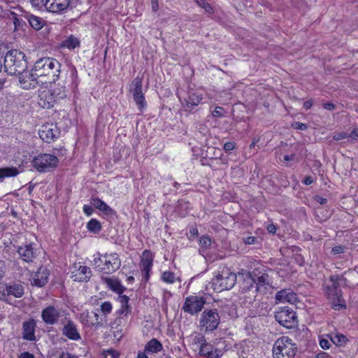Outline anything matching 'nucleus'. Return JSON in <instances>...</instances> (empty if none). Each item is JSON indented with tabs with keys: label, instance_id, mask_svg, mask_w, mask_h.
<instances>
[{
	"label": "nucleus",
	"instance_id": "obj_59",
	"mask_svg": "<svg viewBox=\"0 0 358 358\" xmlns=\"http://www.w3.org/2000/svg\"><path fill=\"white\" fill-rule=\"evenodd\" d=\"M59 358H77L75 355H73L69 352H62V354L59 355Z\"/></svg>",
	"mask_w": 358,
	"mask_h": 358
},
{
	"label": "nucleus",
	"instance_id": "obj_4",
	"mask_svg": "<svg viewBox=\"0 0 358 358\" xmlns=\"http://www.w3.org/2000/svg\"><path fill=\"white\" fill-rule=\"evenodd\" d=\"M98 257L94 259L93 262L96 268L105 273H113L121 266L120 256L116 252L97 254Z\"/></svg>",
	"mask_w": 358,
	"mask_h": 358
},
{
	"label": "nucleus",
	"instance_id": "obj_55",
	"mask_svg": "<svg viewBox=\"0 0 358 358\" xmlns=\"http://www.w3.org/2000/svg\"><path fill=\"white\" fill-rule=\"evenodd\" d=\"M315 200L321 205H324L327 203V199L326 198H323L320 196H316L315 197Z\"/></svg>",
	"mask_w": 358,
	"mask_h": 358
},
{
	"label": "nucleus",
	"instance_id": "obj_37",
	"mask_svg": "<svg viewBox=\"0 0 358 358\" xmlns=\"http://www.w3.org/2000/svg\"><path fill=\"white\" fill-rule=\"evenodd\" d=\"M87 229L92 233L98 234L101 231L102 227L99 220L91 219L87 224Z\"/></svg>",
	"mask_w": 358,
	"mask_h": 358
},
{
	"label": "nucleus",
	"instance_id": "obj_12",
	"mask_svg": "<svg viewBox=\"0 0 358 358\" xmlns=\"http://www.w3.org/2000/svg\"><path fill=\"white\" fill-rule=\"evenodd\" d=\"M38 135L43 141L50 143L59 137L60 130L57 124L46 123L41 126V128L38 131Z\"/></svg>",
	"mask_w": 358,
	"mask_h": 358
},
{
	"label": "nucleus",
	"instance_id": "obj_5",
	"mask_svg": "<svg viewBox=\"0 0 358 358\" xmlns=\"http://www.w3.org/2000/svg\"><path fill=\"white\" fill-rule=\"evenodd\" d=\"M297 351L296 343L288 336H282L278 338L273 347L274 358H293Z\"/></svg>",
	"mask_w": 358,
	"mask_h": 358
},
{
	"label": "nucleus",
	"instance_id": "obj_1",
	"mask_svg": "<svg viewBox=\"0 0 358 358\" xmlns=\"http://www.w3.org/2000/svg\"><path fill=\"white\" fill-rule=\"evenodd\" d=\"M61 64L52 57H43L38 59L34 66V75L48 77V82H55L60 73Z\"/></svg>",
	"mask_w": 358,
	"mask_h": 358
},
{
	"label": "nucleus",
	"instance_id": "obj_51",
	"mask_svg": "<svg viewBox=\"0 0 358 358\" xmlns=\"http://www.w3.org/2000/svg\"><path fill=\"white\" fill-rule=\"evenodd\" d=\"M348 137V135L345 132H341L334 136L333 138L335 141H340Z\"/></svg>",
	"mask_w": 358,
	"mask_h": 358
},
{
	"label": "nucleus",
	"instance_id": "obj_36",
	"mask_svg": "<svg viewBox=\"0 0 358 358\" xmlns=\"http://www.w3.org/2000/svg\"><path fill=\"white\" fill-rule=\"evenodd\" d=\"M95 322H92L89 326L94 327L95 329H98L100 327H102L105 324L108 323V318H106V315H103L102 314L99 315L98 313H94Z\"/></svg>",
	"mask_w": 358,
	"mask_h": 358
},
{
	"label": "nucleus",
	"instance_id": "obj_26",
	"mask_svg": "<svg viewBox=\"0 0 358 358\" xmlns=\"http://www.w3.org/2000/svg\"><path fill=\"white\" fill-rule=\"evenodd\" d=\"M90 203L107 216H113L115 215V211L99 198L92 197L90 199Z\"/></svg>",
	"mask_w": 358,
	"mask_h": 358
},
{
	"label": "nucleus",
	"instance_id": "obj_3",
	"mask_svg": "<svg viewBox=\"0 0 358 358\" xmlns=\"http://www.w3.org/2000/svg\"><path fill=\"white\" fill-rule=\"evenodd\" d=\"M345 282L347 279L343 275H331L329 278L330 285H326L324 292L329 300L331 308L336 310H339L345 307V300L341 295V289L339 288V281Z\"/></svg>",
	"mask_w": 358,
	"mask_h": 358
},
{
	"label": "nucleus",
	"instance_id": "obj_35",
	"mask_svg": "<svg viewBox=\"0 0 358 358\" xmlns=\"http://www.w3.org/2000/svg\"><path fill=\"white\" fill-rule=\"evenodd\" d=\"M120 303L121 304V307L119 310V313L120 315H127L129 313H130L131 309L129 306V297L126 295H122L119 297Z\"/></svg>",
	"mask_w": 358,
	"mask_h": 358
},
{
	"label": "nucleus",
	"instance_id": "obj_25",
	"mask_svg": "<svg viewBox=\"0 0 358 358\" xmlns=\"http://www.w3.org/2000/svg\"><path fill=\"white\" fill-rule=\"evenodd\" d=\"M275 301L280 303L288 302L294 303L296 301V296L289 289H285L278 292L275 294Z\"/></svg>",
	"mask_w": 358,
	"mask_h": 358
},
{
	"label": "nucleus",
	"instance_id": "obj_7",
	"mask_svg": "<svg viewBox=\"0 0 358 358\" xmlns=\"http://www.w3.org/2000/svg\"><path fill=\"white\" fill-rule=\"evenodd\" d=\"M58 164V157L48 153L40 154L32 160L33 166L41 173L52 171Z\"/></svg>",
	"mask_w": 358,
	"mask_h": 358
},
{
	"label": "nucleus",
	"instance_id": "obj_32",
	"mask_svg": "<svg viewBox=\"0 0 358 358\" xmlns=\"http://www.w3.org/2000/svg\"><path fill=\"white\" fill-rule=\"evenodd\" d=\"M26 17L30 26L35 30H39L43 27L44 20L41 17L34 15H27Z\"/></svg>",
	"mask_w": 358,
	"mask_h": 358
},
{
	"label": "nucleus",
	"instance_id": "obj_21",
	"mask_svg": "<svg viewBox=\"0 0 358 358\" xmlns=\"http://www.w3.org/2000/svg\"><path fill=\"white\" fill-rule=\"evenodd\" d=\"M66 323L62 328V334L69 339L73 341H78L81 336L78 331L76 325L71 319H66Z\"/></svg>",
	"mask_w": 358,
	"mask_h": 358
},
{
	"label": "nucleus",
	"instance_id": "obj_49",
	"mask_svg": "<svg viewBox=\"0 0 358 358\" xmlns=\"http://www.w3.org/2000/svg\"><path fill=\"white\" fill-rule=\"evenodd\" d=\"M83 209L85 214L87 216H90L94 212L92 207L89 205H84Z\"/></svg>",
	"mask_w": 358,
	"mask_h": 358
},
{
	"label": "nucleus",
	"instance_id": "obj_17",
	"mask_svg": "<svg viewBox=\"0 0 358 358\" xmlns=\"http://www.w3.org/2000/svg\"><path fill=\"white\" fill-rule=\"evenodd\" d=\"M19 80L21 87L24 89H31L36 87L39 82L38 81V76L34 75V68L31 72L24 71L21 75H19Z\"/></svg>",
	"mask_w": 358,
	"mask_h": 358
},
{
	"label": "nucleus",
	"instance_id": "obj_2",
	"mask_svg": "<svg viewBox=\"0 0 358 358\" xmlns=\"http://www.w3.org/2000/svg\"><path fill=\"white\" fill-rule=\"evenodd\" d=\"M3 68L9 75H21L27 68L24 53L16 49L8 51L4 57Z\"/></svg>",
	"mask_w": 358,
	"mask_h": 358
},
{
	"label": "nucleus",
	"instance_id": "obj_40",
	"mask_svg": "<svg viewBox=\"0 0 358 358\" xmlns=\"http://www.w3.org/2000/svg\"><path fill=\"white\" fill-rule=\"evenodd\" d=\"M113 310L112 303L110 301H104L101 306L99 310L102 313L103 315H106V318H108V315H109Z\"/></svg>",
	"mask_w": 358,
	"mask_h": 358
},
{
	"label": "nucleus",
	"instance_id": "obj_6",
	"mask_svg": "<svg viewBox=\"0 0 358 358\" xmlns=\"http://www.w3.org/2000/svg\"><path fill=\"white\" fill-rule=\"evenodd\" d=\"M236 281V275L229 268H223L212 280L213 289L217 292L231 289Z\"/></svg>",
	"mask_w": 358,
	"mask_h": 358
},
{
	"label": "nucleus",
	"instance_id": "obj_18",
	"mask_svg": "<svg viewBox=\"0 0 358 358\" xmlns=\"http://www.w3.org/2000/svg\"><path fill=\"white\" fill-rule=\"evenodd\" d=\"M57 103L58 102L49 89L40 91L38 103L41 108L50 109L53 108Z\"/></svg>",
	"mask_w": 358,
	"mask_h": 358
},
{
	"label": "nucleus",
	"instance_id": "obj_63",
	"mask_svg": "<svg viewBox=\"0 0 358 358\" xmlns=\"http://www.w3.org/2000/svg\"><path fill=\"white\" fill-rule=\"evenodd\" d=\"M313 105V101L312 100H308L304 102L303 103V108L306 109V110H308L311 108Z\"/></svg>",
	"mask_w": 358,
	"mask_h": 358
},
{
	"label": "nucleus",
	"instance_id": "obj_20",
	"mask_svg": "<svg viewBox=\"0 0 358 358\" xmlns=\"http://www.w3.org/2000/svg\"><path fill=\"white\" fill-rule=\"evenodd\" d=\"M256 284V296L257 295V294H259L261 295H265L272 292L273 287L270 282L268 274H263L260 276H258L257 278Z\"/></svg>",
	"mask_w": 358,
	"mask_h": 358
},
{
	"label": "nucleus",
	"instance_id": "obj_22",
	"mask_svg": "<svg viewBox=\"0 0 358 358\" xmlns=\"http://www.w3.org/2000/svg\"><path fill=\"white\" fill-rule=\"evenodd\" d=\"M257 278H255L251 275H248L245 277L242 285H241V290L243 293H248L249 298H256V284Z\"/></svg>",
	"mask_w": 358,
	"mask_h": 358
},
{
	"label": "nucleus",
	"instance_id": "obj_48",
	"mask_svg": "<svg viewBox=\"0 0 358 358\" xmlns=\"http://www.w3.org/2000/svg\"><path fill=\"white\" fill-rule=\"evenodd\" d=\"M235 148V143L234 142H227L224 145V150L226 152L231 151Z\"/></svg>",
	"mask_w": 358,
	"mask_h": 358
},
{
	"label": "nucleus",
	"instance_id": "obj_14",
	"mask_svg": "<svg viewBox=\"0 0 358 358\" xmlns=\"http://www.w3.org/2000/svg\"><path fill=\"white\" fill-rule=\"evenodd\" d=\"M153 265V255L148 250L143 252L140 267L143 273V279L148 282L150 278V273Z\"/></svg>",
	"mask_w": 358,
	"mask_h": 358
},
{
	"label": "nucleus",
	"instance_id": "obj_27",
	"mask_svg": "<svg viewBox=\"0 0 358 358\" xmlns=\"http://www.w3.org/2000/svg\"><path fill=\"white\" fill-rule=\"evenodd\" d=\"M49 273L46 268L40 267L33 277L34 283L36 286H44L48 280Z\"/></svg>",
	"mask_w": 358,
	"mask_h": 358
},
{
	"label": "nucleus",
	"instance_id": "obj_23",
	"mask_svg": "<svg viewBox=\"0 0 358 358\" xmlns=\"http://www.w3.org/2000/svg\"><path fill=\"white\" fill-rule=\"evenodd\" d=\"M35 327L36 322L34 319L24 322L22 324V338L27 341H36Z\"/></svg>",
	"mask_w": 358,
	"mask_h": 358
},
{
	"label": "nucleus",
	"instance_id": "obj_15",
	"mask_svg": "<svg viewBox=\"0 0 358 358\" xmlns=\"http://www.w3.org/2000/svg\"><path fill=\"white\" fill-rule=\"evenodd\" d=\"M43 5L48 12L61 14L69 8L70 0H45Z\"/></svg>",
	"mask_w": 358,
	"mask_h": 358
},
{
	"label": "nucleus",
	"instance_id": "obj_38",
	"mask_svg": "<svg viewBox=\"0 0 358 358\" xmlns=\"http://www.w3.org/2000/svg\"><path fill=\"white\" fill-rule=\"evenodd\" d=\"M330 339L331 341L337 346H343L348 341L346 336L341 334H336L334 335H331Z\"/></svg>",
	"mask_w": 358,
	"mask_h": 358
},
{
	"label": "nucleus",
	"instance_id": "obj_9",
	"mask_svg": "<svg viewBox=\"0 0 358 358\" xmlns=\"http://www.w3.org/2000/svg\"><path fill=\"white\" fill-rule=\"evenodd\" d=\"M206 303V298L197 295H190L185 299L182 310L191 315H198Z\"/></svg>",
	"mask_w": 358,
	"mask_h": 358
},
{
	"label": "nucleus",
	"instance_id": "obj_34",
	"mask_svg": "<svg viewBox=\"0 0 358 358\" xmlns=\"http://www.w3.org/2000/svg\"><path fill=\"white\" fill-rule=\"evenodd\" d=\"M19 171L15 167H5L0 169V180L2 181L6 178L15 177L17 176Z\"/></svg>",
	"mask_w": 358,
	"mask_h": 358
},
{
	"label": "nucleus",
	"instance_id": "obj_33",
	"mask_svg": "<svg viewBox=\"0 0 358 358\" xmlns=\"http://www.w3.org/2000/svg\"><path fill=\"white\" fill-rule=\"evenodd\" d=\"M6 289L8 295H13L17 298H20L24 294V288L21 285H8L6 286Z\"/></svg>",
	"mask_w": 358,
	"mask_h": 358
},
{
	"label": "nucleus",
	"instance_id": "obj_62",
	"mask_svg": "<svg viewBox=\"0 0 358 358\" xmlns=\"http://www.w3.org/2000/svg\"><path fill=\"white\" fill-rule=\"evenodd\" d=\"M329 355L325 352H320L315 355V358H329Z\"/></svg>",
	"mask_w": 358,
	"mask_h": 358
},
{
	"label": "nucleus",
	"instance_id": "obj_39",
	"mask_svg": "<svg viewBox=\"0 0 358 358\" xmlns=\"http://www.w3.org/2000/svg\"><path fill=\"white\" fill-rule=\"evenodd\" d=\"M64 44L69 49H74L80 45V40L71 35L64 41Z\"/></svg>",
	"mask_w": 358,
	"mask_h": 358
},
{
	"label": "nucleus",
	"instance_id": "obj_57",
	"mask_svg": "<svg viewBox=\"0 0 358 358\" xmlns=\"http://www.w3.org/2000/svg\"><path fill=\"white\" fill-rule=\"evenodd\" d=\"M18 358H35L33 354H31L28 352H24L21 353Z\"/></svg>",
	"mask_w": 358,
	"mask_h": 358
},
{
	"label": "nucleus",
	"instance_id": "obj_43",
	"mask_svg": "<svg viewBox=\"0 0 358 358\" xmlns=\"http://www.w3.org/2000/svg\"><path fill=\"white\" fill-rule=\"evenodd\" d=\"M197 4L203 8L207 13H213V8L210 3L206 1V0H196Z\"/></svg>",
	"mask_w": 358,
	"mask_h": 358
},
{
	"label": "nucleus",
	"instance_id": "obj_56",
	"mask_svg": "<svg viewBox=\"0 0 358 358\" xmlns=\"http://www.w3.org/2000/svg\"><path fill=\"white\" fill-rule=\"evenodd\" d=\"M323 108L328 110H334L336 108L335 105L332 103H325L323 104Z\"/></svg>",
	"mask_w": 358,
	"mask_h": 358
},
{
	"label": "nucleus",
	"instance_id": "obj_16",
	"mask_svg": "<svg viewBox=\"0 0 358 358\" xmlns=\"http://www.w3.org/2000/svg\"><path fill=\"white\" fill-rule=\"evenodd\" d=\"M61 311L53 306H49L41 312V317L46 324L53 325L58 322Z\"/></svg>",
	"mask_w": 358,
	"mask_h": 358
},
{
	"label": "nucleus",
	"instance_id": "obj_30",
	"mask_svg": "<svg viewBox=\"0 0 358 358\" xmlns=\"http://www.w3.org/2000/svg\"><path fill=\"white\" fill-rule=\"evenodd\" d=\"M104 280L108 287L113 292L120 294L123 292L124 288L120 284V282L118 280L110 278H106Z\"/></svg>",
	"mask_w": 358,
	"mask_h": 358
},
{
	"label": "nucleus",
	"instance_id": "obj_44",
	"mask_svg": "<svg viewBox=\"0 0 358 358\" xmlns=\"http://www.w3.org/2000/svg\"><path fill=\"white\" fill-rule=\"evenodd\" d=\"M320 345L322 349L327 350L331 346V343L328 339L326 338H322L320 341Z\"/></svg>",
	"mask_w": 358,
	"mask_h": 358
},
{
	"label": "nucleus",
	"instance_id": "obj_13",
	"mask_svg": "<svg viewBox=\"0 0 358 358\" xmlns=\"http://www.w3.org/2000/svg\"><path fill=\"white\" fill-rule=\"evenodd\" d=\"M92 277V271L90 267L76 263L71 268V278L77 282H88Z\"/></svg>",
	"mask_w": 358,
	"mask_h": 358
},
{
	"label": "nucleus",
	"instance_id": "obj_52",
	"mask_svg": "<svg viewBox=\"0 0 358 358\" xmlns=\"http://www.w3.org/2000/svg\"><path fill=\"white\" fill-rule=\"evenodd\" d=\"M348 137L350 138L352 141H358V129H353Z\"/></svg>",
	"mask_w": 358,
	"mask_h": 358
},
{
	"label": "nucleus",
	"instance_id": "obj_29",
	"mask_svg": "<svg viewBox=\"0 0 358 358\" xmlns=\"http://www.w3.org/2000/svg\"><path fill=\"white\" fill-rule=\"evenodd\" d=\"M212 244L211 238L208 236H202L199 238V253L203 257L207 254V250Z\"/></svg>",
	"mask_w": 358,
	"mask_h": 358
},
{
	"label": "nucleus",
	"instance_id": "obj_31",
	"mask_svg": "<svg viewBox=\"0 0 358 358\" xmlns=\"http://www.w3.org/2000/svg\"><path fill=\"white\" fill-rule=\"evenodd\" d=\"M162 349V344L156 338L151 339L145 347V351L151 353H157Z\"/></svg>",
	"mask_w": 358,
	"mask_h": 358
},
{
	"label": "nucleus",
	"instance_id": "obj_50",
	"mask_svg": "<svg viewBox=\"0 0 358 358\" xmlns=\"http://www.w3.org/2000/svg\"><path fill=\"white\" fill-rule=\"evenodd\" d=\"M257 241V238L254 236H248L243 238V242L248 245L255 244Z\"/></svg>",
	"mask_w": 358,
	"mask_h": 358
},
{
	"label": "nucleus",
	"instance_id": "obj_19",
	"mask_svg": "<svg viewBox=\"0 0 358 358\" xmlns=\"http://www.w3.org/2000/svg\"><path fill=\"white\" fill-rule=\"evenodd\" d=\"M34 245L33 243L25 244L17 248V252L22 261L27 263L34 262L37 256Z\"/></svg>",
	"mask_w": 358,
	"mask_h": 358
},
{
	"label": "nucleus",
	"instance_id": "obj_41",
	"mask_svg": "<svg viewBox=\"0 0 358 358\" xmlns=\"http://www.w3.org/2000/svg\"><path fill=\"white\" fill-rule=\"evenodd\" d=\"M162 280L169 284H173L176 280L175 274L171 271H164L162 275Z\"/></svg>",
	"mask_w": 358,
	"mask_h": 358
},
{
	"label": "nucleus",
	"instance_id": "obj_11",
	"mask_svg": "<svg viewBox=\"0 0 358 358\" xmlns=\"http://www.w3.org/2000/svg\"><path fill=\"white\" fill-rule=\"evenodd\" d=\"M143 80L139 77L135 78L131 85L130 92L138 109L142 110L146 106L145 96L142 92Z\"/></svg>",
	"mask_w": 358,
	"mask_h": 358
},
{
	"label": "nucleus",
	"instance_id": "obj_47",
	"mask_svg": "<svg viewBox=\"0 0 358 358\" xmlns=\"http://www.w3.org/2000/svg\"><path fill=\"white\" fill-rule=\"evenodd\" d=\"M222 110H223V108L217 106L215 108V110L212 112V115L214 117H223Z\"/></svg>",
	"mask_w": 358,
	"mask_h": 358
},
{
	"label": "nucleus",
	"instance_id": "obj_28",
	"mask_svg": "<svg viewBox=\"0 0 358 358\" xmlns=\"http://www.w3.org/2000/svg\"><path fill=\"white\" fill-rule=\"evenodd\" d=\"M53 96L55 98L57 102L60 101L62 99H64L67 96V90L66 89V86L64 84H61L58 83L57 84L55 83L54 85L52 86L50 89H49Z\"/></svg>",
	"mask_w": 358,
	"mask_h": 358
},
{
	"label": "nucleus",
	"instance_id": "obj_10",
	"mask_svg": "<svg viewBox=\"0 0 358 358\" xmlns=\"http://www.w3.org/2000/svg\"><path fill=\"white\" fill-rule=\"evenodd\" d=\"M275 317L280 325L287 329L293 328L297 324L296 313L288 307L279 308L275 312Z\"/></svg>",
	"mask_w": 358,
	"mask_h": 358
},
{
	"label": "nucleus",
	"instance_id": "obj_45",
	"mask_svg": "<svg viewBox=\"0 0 358 358\" xmlns=\"http://www.w3.org/2000/svg\"><path fill=\"white\" fill-rule=\"evenodd\" d=\"M88 318H89V312L88 311L83 312L80 315V319H81L82 323L85 325L87 324L89 326L90 324H89Z\"/></svg>",
	"mask_w": 358,
	"mask_h": 358
},
{
	"label": "nucleus",
	"instance_id": "obj_8",
	"mask_svg": "<svg viewBox=\"0 0 358 358\" xmlns=\"http://www.w3.org/2000/svg\"><path fill=\"white\" fill-rule=\"evenodd\" d=\"M220 323V317L216 309L204 310L199 320V326L205 329L206 331L215 330Z\"/></svg>",
	"mask_w": 358,
	"mask_h": 358
},
{
	"label": "nucleus",
	"instance_id": "obj_42",
	"mask_svg": "<svg viewBox=\"0 0 358 358\" xmlns=\"http://www.w3.org/2000/svg\"><path fill=\"white\" fill-rule=\"evenodd\" d=\"M213 351V346L207 343H203L201 345L199 353L201 355L207 357Z\"/></svg>",
	"mask_w": 358,
	"mask_h": 358
},
{
	"label": "nucleus",
	"instance_id": "obj_61",
	"mask_svg": "<svg viewBox=\"0 0 358 358\" xmlns=\"http://www.w3.org/2000/svg\"><path fill=\"white\" fill-rule=\"evenodd\" d=\"M107 352L110 356L111 358H119L120 357V354L115 350H108Z\"/></svg>",
	"mask_w": 358,
	"mask_h": 358
},
{
	"label": "nucleus",
	"instance_id": "obj_60",
	"mask_svg": "<svg viewBox=\"0 0 358 358\" xmlns=\"http://www.w3.org/2000/svg\"><path fill=\"white\" fill-rule=\"evenodd\" d=\"M296 129L303 131L307 129V125L306 124H303L301 122H296Z\"/></svg>",
	"mask_w": 358,
	"mask_h": 358
},
{
	"label": "nucleus",
	"instance_id": "obj_53",
	"mask_svg": "<svg viewBox=\"0 0 358 358\" xmlns=\"http://www.w3.org/2000/svg\"><path fill=\"white\" fill-rule=\"evenodd\" d=\"M259 315H264L266 314V303H259Z\"/></svg>",
	"mask_w": 358,
	"mask_h": 358
},
{
	"label": "nucleus",
	"instance_id": "obj_46",
	"mask_svg": "<svg viewBox=\"0 0 358 358\" xmlns=\"http://www.w3.org/2000/svg\"><path fill=\"white\" fill-rule=\"evenodd\" d=\"M344 249L345 248L342 245H336L332 248L331 252L334 255L342 254L344 252Z\"/></svg>",
	"mask_w": 358,
	"mask_h": 358
},
{
	"label": "nucleus",
	"instance_id": "obj_64",
	"mask_svg": "<svg viewBox=\"0 0 358 358\" xmlns=\"http://www.w3.org/2000/svg\"><path fill=\"white\" fill-rule=\"evenodd\" d=\"M158 0H152V8L154 11H157L158 10Z\"/></svg>",
	"mask_w": 358,
	"mask_h": 358
},
{
	"label": "nucleus",
	"instance_id": "obj_54",
	"mask_svg": "<svg viewBox=\"0 0 358 358\" xmlns=\"http://www.w3.org/2000/svg\"><path fill=\"white\" fill-rule=\"evenodd\" d=\"M315 180L312 176H306L303 180V183L306 185H310L314 182Z\"/></svg>",
	"mask_w": 358,
	"mask_h": 358
},
{
	"label": "nucleus",
	"instance_id": "obj_24",
	"mask_svg": "<svg viewBox=\"0 0 358 358\" xmlns=\"http://www.w3.org/2000/svg\"><path fill=\"white\" fill-rule=\"evenodd\" d=\"M203 99V94L201 92L194 90H190L188 94V97L186 101V110L191 111L199 103H201Z\"/></svg>",
	"mask_w": 358,
	"mask_h": 358
},
{
	"label": "nucleus",
	"instance_id": "obj_58",
	"mask_svg": "<svg viewBox=\"0 0 358 358\" xmlns=\"http://www.w3.org/2000/svg\"><path fill=\"white\" fill-rule=\"evenodd\" d=\"M276 229H277V228H276L275 225L273 224H270L267 226V230L271 234H275L276 231Z\"/></svg>",
	"mask_w": 358,
	"mask_h": 358
}]
</instances>
